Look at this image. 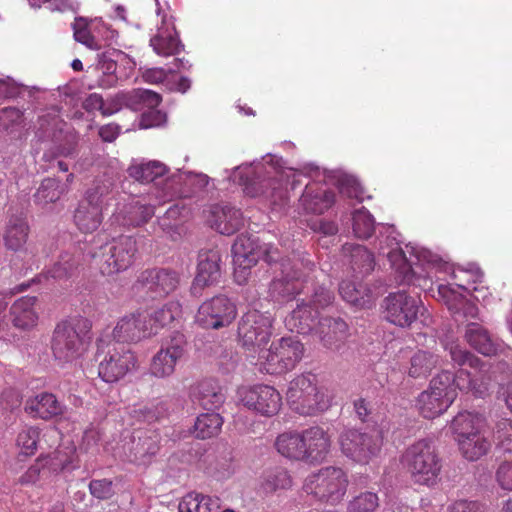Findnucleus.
Instances as JSON below:
<instances>
[{
  "instance_id": "e2e57ef3",
  "label": "nucleus",
  "mask_w": 512,
  "mask_h": 512,
  "mask_svg": "<svg viewBox=\"0 0 512 512\" xmlns=\"http://www.w3.org/2000/svg\"><path fill=\"white\" fill-rule=\"evenodd\" d=\"M74 38L88 48L95 47V38L92 36L87 25L82 20H75L73 24Z\"/></svg>"
},
{
  "instance_id": "774afa93",
  "label": "nucleus",
  "mask_w": 512,
  "mask_h": 512,
  "mask_svg": "<svg viewBox=\"0 0 512 512\" xmlns=\"http://www.w3.org/2000/svg\"><path fill=\"white\" fill-rule=\"evenodd\" d=\"M44 471L43 460L38 458L33 465L19 478V483L22 485L34 484L39 478L41 472Z\"/></svg>"
},
{
  "instance_id": "6ab92c4d",
  "label": "nucleus",
  "mask_w": 512,
  "mask_h": 512,
  "mask_svg": "<svg viewBox=\"0 0 512 512\" xmlns=\"http://www.w3.org/2000/svg\"><path fill=\"white\" fill-rule=\"evenodd\" d=\"M189 397L194 405L207 411L219 409L226 399L223 389L214 379H204L192 385Z\"/></svg>"
},
{
  "instance_id": "4be33fe9",
  "label": "nucleus",
  "mask_w": 512,
  "mask_h": 512,
  "mask_svg": "<svg viewBox=\"0 0 512 512\" xmlns=\"http://www.w3.org/2000/svg\"><path fill=\"white\" fill-rule=\"evenodd\" d=\"M335 203V193L322 183H309L300 198V204L305 211L322 214Z\"/></svg>"
},
{
  "instance_id": "b1692460",
  "label": "nucleus",
  "mask_w": 512,
  "mask_h": 512,
  "mask_svg": "<svg viewBox=\"0 0 512 512\" xmlns=\"http://www.w3.org/2000/svg\"><path fill=\"white\" fill-rule=\"evenodd\" d=\"M438 295L454 316L471 319L478 316V307L453 289L451 284L439 285Z\"/></svg>"
},
{
  "instance_id": "6e6d98bb",
  "label": "nucleus",
  "mask_w": 512,
  "mask_h": 512,
  "mask_svg": "<svg viewBox=\"0 0 512 512\" xmlns=\"http://www.w3.org/2000/svg\"><path fill=\"white\" fill-rule=\"evenodd\" d=\"M379 506L376 493L364 492L355 496L347 505V512H374Z\"/></svg>"
},
{
  "instance_id": "20e7f679",
  "label": "nucleus",
  "mask_w": 512,
  "mask_h": 512,
  "mask_svg": "<svg viewBox=\"0 0 512 512\" xmlns=\"http://www.w3.org/2000/svg\"><path fill=\"white\" fill-rule=\"evenodd\" d=\"M348 484V476L342 468L327 466L309 474L302 491L315 501L337 505L344 499Z\"/></svg>"
},
{
  "instance_id": "5701e85b",
  "label": "nucleus",
  "mask_w": 512,
  "mask_h": 512,
  "mask_svg": "<svg viewBox=\"0 0 512 512\" xmlns=\"http://www.w3.org/2000/svg\"><path fill=\"white\" fill-rule=\"evenodd\" d=\"M159 328L156 322H117L111 340L121 344L139 342L158 334Z\"/></svg>"
},
{
  "instance_id": "393cba45",
  "label": "nucleus",
  "mask_w": 512,
  "mask_h": 512,
  "mask_svg": "<svg viewBox=\"0 0 512 512\" xmlns=\"http://www.w3.org/2000/svg\"><path fill=\"white\" fill-rule=\"evenodd\" d=\"M210 226L223 235H231L243 225L242 213L234 207L215 206L209 218Z\"/></svg>"
},
{
  "instance_id": "680f3d73",
  "label": "nucleus",
  "mask_w": 512,
  "mask_h": 512,
  "mask_svg": "<svg viewBox=\"0 0 512 512\" xmlns=\"http://www.w3.org/2000/svg\"><path fill=\"white\" fill-rule=\"evenodd\" d=\"M89 489L91 494L98 499H108L113 495V484L108 479L92 480Z\"/></svg>"
},
{
  "instance_id": "0e129e2a",
  "label": "nucleus",
  "mask_w": 512,
  "mask_h": 512,
  "mask_svg": "<svg viewBox=\"0 0 512 512\" xmlns=\"http://www.w3.org/2000/svg\"><path fill=\"white\" fill-rule=\"evenodd\" d=\"M40 460H43L44 470L47 469L54 473L64 470L70 463L67 458L62 459L60 451H56L45 457H40Z\"/></svg>"
},
{
  "instance_id": "f704fd0d",
  "label": "nucleus",
  "mask_w": 512,
  "mask_h": 512,
  "mask_svg": "<svg viewBox=\"0 0 512 512\" xmlns=\"http://www.w3.org/2000/svg\"><path fill=\"white\" fill-rule=\"evenodd\" d=\"M339 293L343 300L356 308H368L373 304L374 296L370 289L361 283L342 281Z\"/></svg>"
},
{
  "instance_id": "c9c22d12",
  "label": "nucleus",
  "mask_w": 512,
  "mask_h": 512,
  "mask_svg": "<svg viewBox=\"0 0 512 512\" xmlns=\"http://www.w3.org/2000/svg\"><path fill=\"white\" fill-rule=\"evenodd\" d=\"M125 107L133 111H141L144 108H155L161 102V96L147 89H133L128 92H121V98Z\"/></svg>"
},
{
  "instance_id": "f257e3e1",
  "label": "nucleus",
  "mask_w": 512,
  "mask_h": 512,
  "mask_svg": "<svg viewBox=\"0 0 512 512\" xmlns=\"http://www.w3.org/2000/svg\"><path fill=\"white\" fill-rule=\"evenodd\" d=\"M240 184L250 197H264L273 206H283L288 201L287 178L273 167L263 165L238 168Z\"/></svg>"
},
{
  "instance_id": "f03ea898",
  "label": "nucleus",
  "mask_w": 512,
  "mask_h": 512,
  "mask_svg": "<svg viewBox=\"0 0 512 512\" xmlns=\"http://www.w3.org/2000/svg\"><path fill=\"white\" fill-rule=\"evenodd\" d=\"M401 462L415 483L426 486L435 485L442 469L441 457L429 439H420L408 446Z\"/></svg>"
},
{
  "instance_id": "aec40b11",
  "label": "nucleus",
  "mask_w": 512,
  "mask_h": 512,
  "mask_svg": "<svg viewBox=\"0 0 512 512\" xmlns=\"http://www.w3.org/2000/svg\"><path fill=\"white\" fill-rule=\"evenodd\" d=\"M304 461L320 463L330 452L331 439L328 433L319 426H313L302 431Z\"/></svg>"
},
{
  "instance_id": "4468645a",
  "label": "nucleus",
  "mask_w": 512,
  "mask_h": 512,
  "mask_svg": "<svg viewBox=\"0 0 512 512\" xmlns=\"http://www.w3.org/2000/svg\"><path fill=\"white\" fill-rule=\"evenodd\" d=\"M180 283V275L171 268L146 269L140 273L134 289L137 292L145 291L152 298L165 297L174 292Z\"/></svg>"
},
{
  "instance_id": "39448f33",
  "label": "nucleus",
  "mask_w": 512,
  "mask_h": 512,
  "mask_svg": "<svg viewBox=\"0 0 512 512\" xmlns=\"http://www.w3.org/2000/svg\"><path fill=\"white\" fill-rule=\"evenodd\" d=\"M286 395L291 409L300 415H316L330 406L329 396L317 385L316 376L311 373L291 380Z\"/></svg>"
},
{
  "instance_id": "69168bd1",
  "label": "nucleus",
  "mask_w": 512,
  "mask_h": 512,
  "mask_svg": "<svg viewBox=\"0 0 512 512\" xmlns=\"http://www.w3.org/2000/svg\"><path fill=\"white\" fill-rule=\"evenodd\" d=\"M449 512H484V506L478 501L456 500L448 507Z\"/></svg>"
},
{
  "instance_id": "a878e982",
  "label": "nucleus",
  "mask_w": 512,
  "mask_h": 512,
  "mask_svg": "<svg viewBox=\"0 0 512 512\" xmlns=\"http://www.w3.org/2000/svg\"><path fill=\"white\" fill-rule=\"evenodd\" d=\"M237 307L226 296L219 295L202 303L198 309V320H235Z\"/></svg>"
},
{
  "instance_id": "e433bc0d",
  "label": "nucleus",
  "mask_w": 512,
  "mask_h": 512,
  "mask_svg": "<svg viewBox=\"0 0 512 512\" xmlns=\"http://www.w3.org/2000/svg\"><path fill=\"white\" fill-rule=\"evenodd\" d=\"M465 337L470 346L485 356L494 355L497 351L489 332L477 322H470Z\"/></svg>"
},
{
  "instance_id": "2f4dec72",
  "label": "nucleus",
  "mask_w": 512,
  "mask_h": 512,
  "mask_svg": "<svg viewBox=\"0 0 512 512\" xmlns=\"http://www.w3.org/2000/svg\"><path fill=\"white\" fill-rule=\"evenodd\" d=\"M221 500L217 496L190 492L179 502V512H219Z\"/></svg>"
},
{
  "instance_id": "7ed1b4c3",
  "label": "nucleus",
  "mask_w": 512,
  "mask_h": 512,
  "mask_svg": "<svg viewBox=\"0 0 512 512\" xmlns=\"http://www.w3.org/2000/svg\"><path fill=\"white\" fill-rule=\"evenodd\" d=\"M96 344L98 376L104 382H118L136 368L137 357L124 344L111 340L109 336L99 338Z\"/></svg>"
},
{
  "instance_id": "a19ab883",
  "label": "nucleus",
  "mask_w": 512,
  "mask_h": 512,
  "mask_svg": "<svg viewBox=\"0 0 512 512\" xmlns=\"http://www.w3.org/2000/svg\"><path fill=\"white\" fill-rule=\"evenodd\" d=\"M459 451L468 461H477L485 456L491 448L490 441L481 431L465 440H461L458 444Z\"/></svg>"
},
{
  "instance_id": "f8f14e48",
  "label": "nucleus",
  "mask_w": 512,
  "mask_h": 512,
  "mask_svg": "<svg viewBox=\"0 0 512 512\" xmlns=\"http://www.w3.org/2000/svg\"><path fill=\"white\" fill-rule=\"evenodd\" d=\"M428 389L440 394L444 399L449 397L451 403L457 398V389L473 392V394L480 397L486 390L485 387L477 386L471 373L465 369H460L456 374L443 370L431 379Z\"/></svg>"
},
{
  "instance_id": "338daca9",
  "label": "nucleus",
  "mask_w": 512,
  "mask_h": 512,
  "mask_svg": "<svg viewBox=\"0 0 512 512\" xmlns=\"http://www.w3.org/2000/svg\"><path fill=\"white\" fill-rule=\"evenodd\" d=\"M496 479L501 488L512 490V462H503L499 465Z\"/></svg>"
},
{
  "instance_id": "473e14b6",
  "label": "nucleus",
  "mask_w": 512,
  "mask_h": 512,
  "mask_svg": "<svg viewBox=\"0 0 512 512\" xmlns=\"http://www.w3.org/2000/svg\"><path fill=\"white\" fill-rule=\"evenodd\" d=\"M29 231V225L25 218H10L4 233L5 247L15 252L21 251L28 240Z\"/></svg>"
},
{
  "instance_id": "a211bd4d",
  "label": "nucleus",
  "mask_w": 512,
  "mask_h": 512,
  "mask_svg": "<svg viewBox=\"0 0 512 512\" xmlns=\"http://www.w3.org/2000/svg\"><path fill=\"white\" fill-rule=\"evenodd\" d=\"M221 255L217 250L199 252L196 276L191 286L193 295H200L205 287L216 284L221 277Z\"/></svg>"
},
{
  "instance_id": "3c124183",
  "label": "nucleus",
  "mask_w": 512,
  "mask_h": 512,
  "mask_svg": "<svg viewBox=\"0 0 512 512\" xmlns=\"http://www.w3.org/2000/svg\"><path fill=\"white\" fill-rule=\"evenodd\" d=\"M37 298L24 296L16 300L10 307L12 320H35L38 319L36 311Z\"/></svg>"
},
{
  "instance_id": "bf43d9fd",
  "label": "nucleus",
  "mask_w": 512,
  "mask_h": 512,
  "mask_svg": "<svg viewBox=\"0 0 512 512\" xmlns=\"http://www.w3.org/2000/svg\"><path fill=\"white\" fill-rule=\"evenodd\" d=\"M496 437L505 452H512V420L502 419L497 423Z\"/></svg>"
},
{
  "instance_id": "8fccbe9b",
  "label": "nucleus",
  "mask_w": 512,
  "mask_h": 512,
  "mask_svg": "<svg viewBox=\"0 0 512 512\" xmlns=\"http://www.w3.org/2000/svg\"><path fill=\"white\" fill-rule=\"evenodd\" d=\"M344 248L348 249L347 245ZM349 249L352 269L360 274H369L375 265L373 254L361 245H351Z\"/></svg>"
},
{
  "instance_id": "423d86ee",
  "label": "nucleus",
  "mask_w": 512,
  "mask_h": 512,
  "mask_svg": "<svg viewBox=\"0 0 512 512\" xmlns=\"http://www.w3.org/2000/svg\"><path fill=\"white\" fill-rule=\"evenodd\" d=\"M91 329V322L59 323L52 340L55 359L61 364L76 360L92 339Z\"/></svg>"
},
{
  "instance_id": "9b49d317",
  "label": "nucleus",
  "mask_w": 512,
  "mask_h": 512,
  "mask_svg": "<svg viewBox=\"0 0 512 512\" xmlns=\"http://www.w3.org/2000/svg\"><path fill=\"white\" fill-rule=\"evenodd\" d=\"M40 135L43 138H51L54 146L43 153L42 159L52 162L56 158L70 157L76 152L77 140L74 134L63 132L60 127L62 121L58 117L42 116L38 120Z\"/></svg>"
},
{
  "instance_id": "dca6fc26",
  "label": "nucleus",
  "mask_w": 512,
  "mask_h": 512,
  "mask_svg": "<svg viewBox=\"0 0 512 512\" xmlns=\"http://www.w3.org/2000/svg\"><path fill=\"white\" fill-rule=\"evenodd\" d=\"M288 329L297 330L298 333H312L318 338L325 347L331 350H339L341 343L348 336L347 322H316L314 327H310L308 322H289Z\"/></svg>"
},
{
  "instance_id": "13d9d810",
  "label": "nucleus",
  "mask_w": 512,
  "mask_h": 512,
  "mask_svg": "<svg viewBox=\"0 0 512 512\" xmlns=\"http://www.w3.org/2000/svg\"><path fill=\"white\" fill-rule=\"evenodd\" d=\"M40 432L37 428L23 429L17 436V445L25 455H33L37 450Z\"/></svg>"
},
{
  "instance_id": "ddd939ff",
  "label": "nucleus",
  "mask_w": 512,
  "mask_h": 512,
  "mask_svg": "<svg viewBox=\"0 0 512 512\" xmlns=\"http://www.w3.org/2000/svg\"><path fill=\"white\" fill-rule=\"evenodd\" d=\"M242 404L261 416L272 417L282 407L281 394L272 386L259 384L239 390Z\"/></svg>"
},
{
  "instance_id": "2eb2a0df",
  "label": "nucleus",
  "mask_w": 512,
  "mask_h": 512,
  "mask_svg": "<svg viewBox=\"0 0 512 512\" xmlns=\"http://www.w3.org/2000/svg\"><path fill=\"white\" fill-rule=\"evenodd\" d=\"M261 246L255 236L241 234L232 246L233 262L235 264L234 278L241 284L246 281L251 267L260 259Z\"/></svg>"
},
{
  "instance_id": "37998d69",
  "label": "nucleus",
  "mask_w": 512,
  "mask_h": 512,
  "mask_svg": "<svg viewBox=\"0 0 512 512\" xmlns=\"http://www.w3.org/2000/svg\"><path fill=\"white\" fill-rule=\"evenodd\" d=\"M132 317L134 320H178L183 317V309L178 301H169L159 309L150 307L143 311L138 310Z\"/></svg>"
},
{
  "instance_id": "bb28decb",
  "label": "nucleus",
  "mask_w": 512,
  "mask_h": 512,
  "mask_svg": "<svg viewBox=\"0 0 512 512\" xmlns=\"http://www.w3.org/2000/svg\"><path fill=\"white\" fill-rule=\"evenodd\" d=\"M25 411L34 418L50 420L63 413V405L54 394L43 392L26 401Z\"/></svg>"
},
{
  "instance_id": "052dcab7",
  "label": "nucleus",
  "mask_w": 512,
  "mask_h": 512,
  "mask_svg": "<svg viewBox=\"0 0 512 512\" xmlns=\"http://www.w3.org/2000/svg\"><path fill=\"white\" fill-rule=\"evenodd\" d=\"M159 450L156 439L150 436L139 437L138 442L134 447L135 459L145 460L147 456L155 455Z\"/></svg>"
},
{
  "instance_id": "5fc2aeb1",
  "label": "nucleus",
  "mask_w": 512,
  "mask_h": 512,
  "mask_svg": "<svg viewBox=\"0 0 512 512\" xmlns=\"http://www.w3.org/2000/svg\"><path fill=\"white\" fill-rule=\"evenodd\" d=\"M445 349L449 351L450 357L455 364L459 366L467 364L471 368H480L482 370L484 365L481 360L468 350L461 348L458 344H448L445 346Z\"/></svg>"
},
{
  "instance_id": "603ef678",
  "label": "nucleus",
  "mask_w": 512,
  "mask_h": 512,
  "mask_svg": "<svg viewBox=\"0 0 512 512\" xmlns=\"http://www.w3.org/2000/svg\"><path fill=\"white\" fill-rule=\"evenodd\" d=\"M375 229L372 215L364 207L353 213V232L359 239H368Z\"/></svg>"
},
{
  "instance_id": "0eeeda50",
  "label": "nucleus",
  "mask_w": 512,
  "mask_h": 512,
  "mask_svg": "<svg viewBox=\"0 0 512 512\" xmlns=\"http://www.w3.org/2000/svg\"><path fill=\"white\" fill-rule=\"evenodd\" d=\"M260 258L268 264L280 265L281 278H276L270 285V292L273 297L291 299L302 289L301 273L296 269L297 264L292 263L290 258H281L277 247L271 244L261 246Z\"/></svg>"
},
{
  "instance_id": "1a4fd4ad",
  "label": "nucleus",
  "mask_w": 512,
  "mask_h": 512,
  "mask_svg": "<svg viewBox=\"0 0 512 512\" xmlns=\"http://www.w3.org/2000/svg\"><path fill=\"white\" fill-rule=\"evenodd\" d=\"M137 252V241L132 236H120L99 247L93 252L94 259L99 258V268L102 274L112 275L128 269Z\"/></svg>"
},
{
  "instance_id": "f3484780",
  "label": "nucleus",
  "mask_w": 512,
  "mask_h": 512,
  "mask_svg": "<svg viewBox=\"0 0 512 512\" xmlns=\"http://www.w3.org/2000/svg\"><path fill=\"white\" fill-rule=\"evenodd\" d=\"M384 308L387 313V320H418L429 318L431 314L422 304L421 300L408 295L405 292L389 294L384 299Z\"/></svg>"
},
{
  "instance_id": "ea45409f",
  "label": "nucleus",
  "mask_w": 512,
  "mask_h": 512,
  "mask_svg": "<svg viewBox=\"0 0 512 512\" xmlns=\"http://www.w3.org/2000/svg\"><path fill=\"white\" fill-rule=\"evenodd\" d=\"M66 191V185H63L60 180L50 177L45 178L33 195L34 202L39 206L55 203Z\"/></svg>"
},
{
  "instance_id": "864d4df0",
  "label": "nucleus",
  "mask_w": 512,
  "mask_h": 512,
  "mask_svg": "<svg viewBox=\"0 0 512 512\" xmlns=\"http://www.w3.org/2000/svg\"><path fill=\"white\" fill-rule=\"evenodd\" d=\"M155 214L152 205L136 203L129 207L127 216L124 217V224L132 227H138L147 223Z\"/></svg>"
},
{
  "instance_id": "412c9836",
  "label": "nucleus",
  "mask_w": 512,
  "mask_h": 512,
  "mask_svg": "<svg viewBox=\"0 0 512 512\" xmlns=\"http://www.w3.org/2000/svg\"><path fill=\"white\" fill-rule=\"evenodd\" d=\"M162 24L156 34L151 37L150 46L157 55L162 57L179 54L184 49V45L179 39L174 23H168L166 17H163Z\"/></svg>"
},
{
  "instance_id": "a18cd8bd",
  "label": "nucleus",
  "mask_w": 512,
  "mask_h": 512,
  "mask_svg": "<svg viewBox=\"0 0 512 512\" xmlns=\"http://www.w3.org/2000/svg\"><path fill=\"white\" fill-rule=\"evenodd\" d=\"M129 175L135 180L142 183L154 182L163 177L168 168L159 161H149L138 165H132L128 169Z\"/></svg>"
},
{
  "instance_id": "c756f323",
  "label": "nucleus",
  "mask_w": 512,
  "mask_h": 512,
  "mask_svg": "<svg viewBox=\"0 0 512 512\" xmlns=\"http://www.w3.org/2000/svg\"><path fill=\"white\" fill-rule=\"evenodd\" d=\"M270 326L266 322H239L238 337L248 349L264 347L270 340Z\"/></svg>"
},
{
  "instance_id": "6e6552de",
  "label": "nucleus",
  "mask_w": 512,
  "mask_h": 512,
  "mask_svg": "<svg viewBox=\"0 0 512 512\" xmlns=\"http://www.w3.org/2000/svg\"><path fill=\"white\" fill-rule=\"evenodd\" d=\"M339 444L347 458L365 465L378 456L382 437L376 429H345L339 436Z\"/></svg>"
},
{
  "instance_id": "79ce46f5",
  "label": "nucleus",
  "mask_w": 512,
  "mask_h": 512,
  "mask_svg": "<svg viewBox=\"0 0 512 512\" xmlns=\"http://www.w3.org/2000/svg\"><path fill=\"white\" fill-rule=\"evenodd\" d=\"M452 279L454 285L466 292L481 293L483 287L478 285L483 283L484 273L478 267L458 268L453 271Z\"/></svg>"
},
{
  "instance_id": "9d476101",
  "label": "nucleus",
  "mask_w": 512,
  "mask_h": 512,
  "mask_svg": "<svg viewBox=\"0 0 512 512\" xmlns=\"http://www.w3.org/2000/svg\"><path fill=\"white\" fill-rule=\"evenodd\" d=\"M303 344L295 337H282L273 342L265 359L264 369L269 374H283L295 368L302 359Z\"/></svg>"
},
{
  "instance_id": "c03bdc74",
  "label": "nucleus",
  "mask_w": 512,
  "mask_h": 512,
  "mask_svg": "<svg viewBox=\"0 0 512 512\" xmlns=\"http://www.w3.org/2000/svg\"><path fill=\"white\" fill-rule=\"evenodd\" d=\"M180 358L166 350L159 351L152 357L149 372L152 376L164 379L174 374L177 362Z\"/></svg>"
},
{
  "instance_id": "cd10ccee",
  "label": "nucleus",
  "mask_w": 512,
  "mask_h": 512,
  "mask_svg": "<svg viewBox=\"0 0 512 512\" xmlns=\"http://www.w3.org/2000/svg\"><path fill=\"white\" fill-rule=\"evenodd\" d=\"M334 299L331 290L325 286L314 289L309 304L302 303L292 311V320H314L320 316L319 309L329 306Z\"/></svg>"
},
{
  "instance_id": "09e8293b",
  "label": "nucleus",
  "mask_w": 512,
  "mask_h": 512,
  "mask_svg": "<svg viewBox=\"0 0 512 512\" xmlns=\"http://www.w3.org/2000/svg\"><path fill=\"white\" fill-rule=\"evenodd\" d=\"M223 425V419L218 413H204L196 418L194 433L197 438L208 439L216 436Z\"/></svg>"
},
{
  "instance_id": "de8ad7c7",
  "label": "nucleus",
  "mask_w": 512,
  "mask_h": 512,
  "mask_svg": "<svg viewBox=\"0 0 512 512\" xmlns=\"http://www.w3.org/2000/svg\"><path fill=\"white\" fill-rule=\"evenodd\" d=\"M437 364L438 357L436 355L419 350L410 359L408 375L412 378L427 377Z\"/></svg>"
},
{
  "instance_id": "4c0bfd02",
  "label": "nucleus",
  "mask_w": 512,
  "mask_h": 512,
  "mask_svg": "<svg viewBox=\"0 0 512 512\" xmlns=\"http://www.w3.org/2000/svg\"><path fill=\"white\" fill-rule=\"evenodd\" d=\"M481 419L477 415L463 411L459 412L451 421L450 428L457 444L474 434L480 432Z\"/></svg>"
},
{
  "instance_id": "4d7b16f0",
  "label": "nucleus",
  "mask_w": 512,
  "mask_h": 512,
  "mask_svg": "<svg viewBox=\"0 0 512 512\" xmlns=\"http://www.w3.org/2000/svg\"><path fill=\"white\" fill-rule=\"evenodd\" d=\"M187 340L180 331H172L162 340L161 349L166 350L178 358H182L186 352Z\"/></svg>"
},
{
  "instance_id": "58836bf2",
  "label": "nucleus",
  "mask_w": 512,
  "mask_h": 512,
  "mask_svg": "<svg viewBox=\"0 0 512 512\" xmlns=\"http://www.w3.org/2000/svg\"><path fill=\"white\" fill-rule=\"evenodd\" d=\"M277 451L284 457L292 460L304 461L302 432H284L275 441Z\"/></svg>"
},
{
  "instance_id": "7c9ffc66",
  "label": "nucleus",
  "mask_w": 512,
  "mask_h": 512,
  "mask_svg": "<svg viewBox=\"0 0 512 512\" xmlns=\"http://www.w3.org/2000/svg\"><path fill=\"white\" fill-rule=\"evenodd\" d=\"M292 486V476L284 467L277 466L269 468L262 474L260 489L266 495L274 494L282 490H289Z\"/></svg>"
},
{
  "instance_id": "72a5a7b5",
  "label": "nucleus",
  "mask_w": 512,
  "mask_h": 512,
  "mask_svg": "<svg viewBox=\"0 0 512 512\" xmlns=\"http://www.w3.org/2000/svg\"><path fill=\"white\" fill-rule=\"evenodd\" d=\"M451 405L449 397L444 399L430 389L421 392L417 398V408L420 414L427 419H433L443 414Z\"/></svg>"
},
{
  "instance_id": "49530a36",
  "label": "nucleus",
  "mask_w": 512,
  "mask_h": 512,
  "mask_svg": "<svg viewBox=\"0 0 512 512\" xmlns=\"http://www.w3.org/2000/svg\"><path fill=\"white\" fill-rule=\"evenodd\" d=\"M114 189V181L108 175H103L95 178L91 187L85 193L84 199L93 203L101 205L105 204L106 200L110 198Z\"/></svg>"
},
{
  "instance_id": "c85d7f7f",
  "label": "nucleus",
  "mask_w": 512,
  "mask_h": 512,
  "mask_svg": "<svg viewBox=\"0 0 512 512\" xmlns=\"http://www.w3.org/2000/svg\"><path fill=\"white\" fill-rule=\"evenodd\" d=\"M103 208L101 205L93 204L82 199L74 211L73 221L82 233H92L96 231L102 223Z\"/></svg>"
}]
</instances>
